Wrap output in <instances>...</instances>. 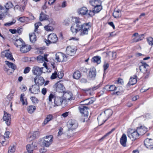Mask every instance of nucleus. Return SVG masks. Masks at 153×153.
Returning a JSON list of instances; mask_svg holds the SVG:
<instances>
[{
  "label": "nucleus",
  "instance_id": "nucleus-1",
  "mask_svg": "<svg viewBox=\"0 0 153 153\" xmlns=\"http://www.w3.org/2000/svg\"><path fill=\"white\" fill-rule=\"evenodd\" d=\"M92 25V23L90 22L82 24L80 21L76 20L75 23L72 25L70 29L72 33L74 34L81 30V35L83 36L88 34V30Z\"/></svg>",
  "mask_w": 153,
  "mask_h": 153
},
{
  "label": "nucleus",
  "instance_id": "nucleus-2",
  "mask_svg": "<svg viewBox=\"0 0 153 153\" xmlns=\"http://www.w3.org/2000/svg\"><path fill=\"white\" fill-rule=\"evenodd\" d=\"M54 98V107L59 106L62 105V103L64 101L62 96H55L52 94H50L49 97V103L51 102L52 99Z\"/></svg>",
  "mask_w": 153,
  "mask_h": 153
},
{
  "label": "nucleus",
  "instance_id": "nucleus-3",
  "mask_svg": "<svg viewBox=\"0 0 153 153\" xmlns=\"http://www.w3.org/2000/svg\"><path fill=\"white\" fill-rule=\"evenodd\" d=\"M53 138L52 135L47 136L41 140L40 144L42 146L48 147L52 143Z\"/></svg>",
  "mask_w": 153,
  "mask_h": 153
},
{
  "label": "nucleus",
  "instance_id": "nucleus-4",
  "mask_svg": "<svg viewBox=\"0 0 153 153\" xmlns=\"http://www.w3.org/2000/svg\"><path fill=\"white\" fill-rule=\"evenodd\" d=\"M127 135L132 140H135L139 137V135L137 130L131 129L128 132Z\"/></svg>",
  "mask_w": 153,
  "mask_h": 153
},
{
  "label": "nucleus",
  "instance_id": "nucleus-5",
  "mask_svg": "<svg viewBox=\"0 0 153 153\" xmlns=\"http://www.w3.org/2000/svg\"><path fill=\"white\" fill-rule=\"evenodd\" d=\"M58 40V38L56 34L53 33H52L48 36V40L46 41L48 45V43H55Z\"/></svg>",
  "mask_w": 153,
  "mask_h": 153
},
{
  "label": "nucleus",
  "instance_id": "nucleus-6",
  "mask_svg": "<svg viewBox=\"0 0 153 153\" xmlns=\"http://www.w3.org/2000/svg\"><path fill=\"white\" fill-rule=\"evenodd\" d=\"M56 59L59 62H63L67 60V56L62 53L59 52L56 54Z\"/></svg>",
  "mask_w": 153,
  "mask_h": 153
},
{
  "label": "nucleus",
  "instance_id": "nucleus-7",
  "mask_svg": "<svg viewBox=\"0 0 153 153\" xmlns=\"http://www.w3.org/2000/svg\"><path fill=\"white\" fill-rule=\"evenodd\" d=\"M67 125L69 130H73L76 128L78 126L77 121L74 120H69L68 123Z\"/></svg>",
  "mask_w": 153,
  "mask_h": 153
},
{
  "label": "nucleus",
  "instance_id": "nucleus-8",
  "mask_svg": "<svg viewBox=\"0 0 153 153\" xmlns=\"http://www.w3.org/2000/svg\"><path fill=\"white\" fill-rule=\"evenodd\" d=\"M37 144L36 142L27 144L26 146V149L28 153H33V150L37 149Z\"/></svg>",
  "mask_w": 153,
  "mask_h": 153
},
{
  "label": "nucleus",
  "instance_id": "nucleus-9",
  "mask_svg": "<svg viewBox=\"0 0 153 153\" xmlns=\"http://www.w3.org/2000/svg\"><path fill=\"white\" fill-rule=\"evenodd\" d=\"M78 13L82 16L86 15L88 17H91V16L89 15L90 13V10H88L85 7H83L79 9L78 10Z\"/></svg>",
  "mask_w": 153,
  "mask_h": 153
},
{
  "label": "nucleus",
  "instance_id": "nucleus-10",
  "mask_svg": "<svg viewBox=\"0 0 153 153\" xmlns=\"http://www.w3.org/2000/svg\"><path fill=\"white\" fill-rule=\"evenodd\" d=\"M13 42L14 45L17 48H20L23 44H25L22 39L18 36L13 38Z\"/></svg>",
  "mask_w": 153,
  "mask_h": 153
},
{
  "label": "nucleus",
  "instance_id": "nucleus-11",
  "mask_svg": "<svg viewBox=\"0 0 153 153\" xmlns=\"http://www.w3.org/2000/svg\"><path fill=\"white\" fill-rule=\"evenodd\" d=\"M43 67L39 68L37 66H34L32 68V73L34 75H40L43 73Z\"/></svg>",
  "mask_w": 153,
  "mask_h": 153
},
{
  "label": "nucleus",
  "instance_id": "nucleus-12",
  "mask_svg": "<svg viewBox=\"0 0 153 153\" xmlns=\"http://www.w3.org/2000/svg\"><path fill=\"white\" fill-rule=\"evenodd\" d=\"M144 144L147 149L150 150H153V139L146 138L144 141Z\"/></svg>",
  "mask_w": 153,
  "mask_h": 153
},
{
  "label": "nucleus",
  "instance_id": "nucleus-13",
  "mask_svg": "<svg viewBox=\"0 0 153 153\" xmlns=\"http://www.w3.org/2000/svg\"><path fill=\"white\" fill-rule=\"evenodd\" d=\"M4 121L5 122L7 126H9L11 123V115L10 114L7 113L5 111H4V115L3 117Z\"/></svg>",
  "mask_w": 153,
  "mask_h": 153
},
{
  "label": "nucleus",
  "instance_id": "nucleus-14",
  "mask_svg": "<svg viewBox=\"0 0 153 153\" xmlns=\"http://www.w3.org/2000/svg\"><path fill=\"white\" fill-rule=\"evenodd\" d=\"M79 109L84 117H87L88 114V108L85 105H81L79 107Z\"/></svg>",
  "mask_w": 153,
  "mask_h": 153
},
{
  "label": "nucleus",
  "instance_id": "nucleus-15",
  "mask_svg": "<svg viewBox=\"0 0 153 153\" xmlns=\"http://www.w3.org/2000/svg\"><path fill=\"white\" fill-rule=\"evenodd\" d=\"M96 75L95 68L94 67L91 68L89 69L88 75V78L92 80H94L96 77Z\"/></svg>",
  "mask_w": 153,
  "mask_h": 153
},
{
  "label": "nucleus",
  "instance_id": "nucleus-16",
  "mask_svg": "<svg viewBox=\"0 0 153 153\" xmlns=\"http://www.w3.org/2000/svg\"><path fill=\"white\" fill-rule=\"evenodd\" d=\"M56 91L59 93L64 92L65 88L62 83L58 82L54 85Z\"/></svg>",
  "mask_w": 153,
  "mask_h": 153
},
{
  "label": "nucleus",
  "instance_id": "nucleus-17",
  "mask_svg": "<svg viewBox=\"0 0 153 153\" xmlns=\"http://www.w3.org/2000/svg\"><path fill=\"white\" fill-rule=\"evenodd\" d=\"M29 91L32 94H38L40 92L39 87L37 84H35L30 88Z\"/></svg>",
  "mask_w": 153,
  "mask_h": 153
},
{
  "label": "nucleus",
  "instance_id": "nucleus-18",
  "mask_svg": "<svg viewBox=\"0 0 153 153\" xmlns=\"http://www.w3.org/2000/svg\"><path fill=\"white\" fill-rule=\"evenodd\" d=\"M94 7L92 10H90V13L89 14V15L91 16V17L94 16L95 13H99L102 9L101 5Z\"/></svg>",
  "mask_w": 153,
  "mask_h": 153
},
{
  "label": "nucleus",
  "instance_id": "nucleus-19",
  "mask_svg": "<svg viewBox=\"0 0 153 153\" xmlns=\"http://www.w3.org/2000/svg\"><path fill=\"white\" fill-rule=\"evenodd\" d=\"M62 97L64 101L69 100L73 99V98L72 94L69 91L64 92Z\"/></svg>",
  "mask_w": 153,
  "mask_h": 153
},
{
  "label": "nucleus",
  "instance_id": "nucleus-20",
  "mask_svg": "<svg viewBox=\"0 0 153 153\" xmlns=\"http://www.w3.org/2000/svg\"><path fill=\"white\" fill-rule=\"evenodd\" d=\"M2 56L6 57L7 59L10 60H13L14 59L13 57L12 54L10 53L9 50H5L1 53Z\"/></svg>",
  "mask_w": 153,
  "mask_h": 153
},
{
  "label": "nucleus",
  "instance_id": "nucleus-21",
  "mask_svg": "<svg viewBox=\"0 0 153 153\" xmlns=\"http://www.w3.org/2000/svg\"><path fill=\"white\" fill-rule=\"evenodd\" d=\"M31 48L30 45H26L25 43L20 47V51L23 53H26L29 51Z\"/></svg>",
  "mask_w": 153,
  "mask_h": 153
},
{
  "label": "nucleus",
  "instance_id": "nucleus-22",
  "mask_svg": "<svg viewBox=\"0 0 153 153\" xmlns=\"http://www.w3.org/2000/svg\"><path fill=\"white\" fill-rule=\"evenodd\" d=\"M137 130L139 135H142L147 131V129L145 127L141 126L140 127L138 128Z\"/></svg>",
  "mask_w": 153,
  "mask_h": 153
},
{
  "label": "nucleus",
  "instance_id": "nucleus-23",
  "mask_svg": "<svg viewBox=\"0 0 153 153\" xmlns=\"http://www.w3.org/2000/svg\"><path fill=\"white\" fill-rule=\"evenodd\" d=\"M40 135V133L39 131H34L32 135H30L27 138V140L30 141L33 140L35 139L38 137Z\"/></svg>",
  "mask_w": 153,
  "mask_h": 153
},
{
  "label": "nucleus",
  "instance_id": "nucleus-24",
  "mask_svg": "<svg viewBox=\"0 0 153 153\" xmlns=\"http://www.w3.org/2000/svg\"><path fill=\"white\" fill-rule=\"evenodd\" d=\"M127 137L125 134H123L120 138V144L123 146L126 147V146Z\"/></svg>",
  "mask_w": 153,
  "mask_h": 153
},
{
  "label": "nucleus",
  "instance_id": "nucleus-25",
  "mask_svg": "<svg viewBox=\"0 0 153 153\" xmlns=\"http://www.w3.org/2000/svg\"><path fill=\"white\" fill-rule=\"evenodd\" d=\"M66 53L72 56L75 53V50L70 46H68L66 49Z\"/></svg>",
  "mask_w": 153,
  "mask_h": 153
},
{
  "label": "nucleus",
  "instance_id": "nucleus-26",
  "mask_svg": "<svg viewBox=\"0 0 153 153\" xmlns=\"http://www.w3.org/2000/svg\"><path fill=\"white\" fill-rule=\"evenodd\" d=\"M34 82L35 84H38L39 86L42 85L44 83L45 80L42 77H40L37 80V77H36L34 79Z\"/></svg>",
  "mask_w": 153,
  "mask_h": 153
},
{
  "label": "nucleus",
  "instance_id": "nucleus-27",
  "mask_svg": "<svg viewBox=\"0 0 153 153\" xmlns=\"http://www.w3.org/2000/svg\"><path fill=\"white\" fill-rule=\"evenodd\" d=\"M104 114L105 116L106 119L104 121L103 120V122L102 123V124L105 122L109 117L112 115V111L111 109H108L104 111Z\"/></svg>",
  "mask_w": 153,
  "mask_h": 153
},
{
  "label": "nucleus",
  "instance_id": "nucleus-28",
  "mask_svg": "<svg viewBox=\"0 0 153 153\" xmlns=\"http://www.w3.org/2000/svg\"><path fill=\"white\" fill-rule=\"evenodd\" d=\"M47 55L45 54L44 56H39L37 57V61L39 63H42L45 61H48L47 58Z\"/></svg>",
  "mask_w": 153,
  "mask_h": 153
},
{
  "label": "nucleus",
  "instance_id": "nucleus-29",
  "mask_svg": "<svg viewBox=\"0 0 153 153\" xmlns=\"http://www.w3.org/2000/svg\"><path fill=\"white\" fill-rule=\"evenodd\" d=\"M89 2L93 7L101 5L102 1L100 0H90Z\"/></svg>",
  "mask_w": 153,
  "mask_h": 153
},
{
  "label": "nucleus",
  "instance_id": "nucleus-30",
  "mask_svg": "<svg viewBox=\"0 0 153 153\" xmlns=\"http://www.w3.org/2000/svg\"><path fill=\"white\" fill-rule=\"evenodd\" d=\"M49 17L48 15L45 14L43 12H42L40 14L39 20L41 21L45 20H47L48 19Z\"/></svg>",
  "mask_w": 153,
  "mask_h": 153
},
{
  "label": "nucleus",
  "instance_id": "nucleus-31",
  "mask_svg": "<svg viewBox=\"0 0 153 153\" xmlns=\"http://www.w3.org/2000/svg\"><path fill=\"white\" fill-rule=\"evenodd\" d=\"M137 76L135 75L129 79L128 84L130 85H133L136 84L137 82Z\"/></svg>",
  "mask_w": 153,
  "mask_h": 153
},
{
  "label": "nucleus",
  "instance_id": "nucleus-32",
  "mask_svg": "<svg viewBox=\"0 0 153 153\" xmlns=\"http://www.w3.org/2000/svg\"><path fill=\"white\" fill-rule=\"evenodd\" d=\"M29 36L30 41L32 43H34L36 40V36L35 33L34 32L30 33Z\"/></svg>",
  "mask_w": 153,
  "mask_h": 153
},
{
  "label": "nucleus",
  "instance_id": "nucleus-33",
  "mask_svg": "<svg viewBox=\"0 0 153 153\" xmlns=\"http://www.w3.org/2000/svg\"><path fill=\"white\" fill-rule=\"evenodd\" d=\"M6 138L4 136H0V142L3 146H5L8 143V142L6 140Z\"/></svg>",
  "mask_w": 153,
  "mask_h": 153
},
{
  "label": "nucleus",
  "instance_id": "nucleus-34",
  "mask_svg": "<svg viewBox=\"0 0 153 153\" xmlns=\"http://www.w3.org/2000/svg\"><path fill=\"white\" fill-rule=\"evenodd\" d=\"M82 76L81 73L79 71H75L73 74V77L76 79H79Z\"/></svg>",
  "mask_w": 153,
  "mask_h": 153
},
{
  "label": "nucleus",
  "instance_id": "nucleus-35",
  "mask_svg": "<svg viewBox=\"0 0 153 153\" xmlns=\"http://www.w3.org/2000/svg\"><path fill=\"white\" fill-rule=\"evenodd\" d=\"M5 63L6 65L8 66L9 68H10L12 70L14 71L16 68V66L12 63L7 61H5Z\"/></svg>",
  "mask_w": 153,
  "mask_h": 153
},
{
  "label": "nucleus",
  "instance_id": "nucleus-36",
  "mask_svg": "<svg viewBox=\"0 0 153 153\" xmlns=\"http://www.w3.org/2000/svg\"><path fill=\"white\" fill-rule=\"evenodd\" d=\"M36 108L34 105H29L27 107V111L28 113L32 114L33 113L34 111L36 110Z\"/></svg>",
  "mask_w": 153,
  "mask_h": 153
},
{
  "label": "nucleus",
  "instance_id": "nucleus-37",
  "mask_svg": "<svg viewBox=\"0 0 153 153\" xmlns=\"http://www.w3.org/2000/svg\"><path fill=\"white\" fill-rule=\"evenodd\" d=\"M113 15L115 18H118L121 16V12L120 10H115L113 12Z\"/></svg>",
  "mask_w": 153,
  "mask_h": 153
},
{
  "label": "nucleus",
  "instance_id": "nucleus-38",
  "mask_svg": "<svg viewBox=\"0 0 153 153\" xmlns=\"http://www.w3.org/2000/svg\"><path fill=\"white\" fill-rule=\"evenodd\" d=\"M84 102L83 104H82L83 105H88L93 103L94 102V101L92 100L90 98H88L86 100H85L83 101H81V103Z\"/></svg>",
  "mask_w": 153,
  "mask_h": 153
},
{
  "label": "nucleus",
  "instance_id": "nucleus-39",
  "mask_svg": "<svg viewBox=\"0 0 153 153\" xmlns=\"http://www.w3.org/2000/svg\"><path fill=\"white\" fill-rule=\"evenodd\" d=\"M92 61L94 62L100 64L101 62L100 57L99 56H94L92 58Z\"/></svg>",
  "mask_w": 153,
  "mask_h": 153
},
{
  "label": "nucleus",
  "instance_id": "nucleus-40",
  "mask_svg": "<svg viewBox=\"0 0 153 153\" xmlns=\"http://www.w3.org/2000/svg\"><path fill=\"white\" fill-rule=\"evenodd\" d=\"M13 6V5L11 1H8L6 3L5 5V7L7 10L12 8Z\"/></svg>",
  "mask_w": 153,
  "mask_h": 153
},
{
  "label": "nucleus",
  "instance_id": "nucleus-41",
  "mask_svg": "<svg viewBox=\"0 0 153 153\" xmlns=\"http://www.w3.org/2000/svg\"><path fill=\"white\" fill-rule=\"evenodd\" d=\"M45 29L47 31H52L54 29V27L52 26H49V25H46L44 27Z\"/></svg>",
  "mask_w": 153,
  "mask_h": 153
},
{
  "label": "nucleus",
  "instance_id": "nucleus-42",
  "mask_svg": "<svg viewBox=\"0 0 153 153\" xmlns=\"http://www.w3.org/2000/svg\"><path fill=\"white\" fill-rule=\"evenodd\" d=\"M143 35L141 34L139 36L137 37L134 39V42H137L143 39Z\"/></svg>",
  "mask_w": 153,
  "mask_h": 153
},
{
  "label": "nucleus",
  "instance_id": "nucleus-43",
  "mask_svg": "<svg viewBox=\"0 0 153 153\" xmlns=\"http://www.w3.org/2000/svg\"><path fill=\"white\" fill-rule=\"evenodd\" d=\"M15 150V147L14 145H13L9 147L8 151V153H14Z\"/></svg>",
  "mask_w": 153,
  "mask_h": 153
},
{
  "label": "nucleus",
  "instance_id": "nucleus-44",
  "mask_svg": "<svg viewBox=\"0 0 153 153\" xmlns=\"http://www.w3.org/2000/svg\"><path fill=\"white\" fill-rule=\"evenodd\" d=\"M16 21V20L15 19H13L12 21L6 23L4 24V25L7 27L10 26L15 23Z\"/></svg>",
  "mask_w": 153,
  "mask_h": 153
},
{
  "label": "nucleus",
  "instance_id": "nucleus-45",
  "mask_svg": "<svg viewBox=\"0 0 153 153\" xmlns=\"http://www.w3.org/2000/svg\"><path fill=\"white\" fill-rule=\"evenodd\" d=\"M115 128H112L111 131L107 133L105 135L103 136L100 139V140H103L105 139L106 137L108 136L111 133H112L115 129Z\"/></svg>",
  "mask_w": 153,
  "mask_h": 153
},
{
  "label": "nucleus",
  "instance_id": "nucleus-46",
  "mask_svg": "<svg viewBox=\"0 0 153 153\" xmlns=\"http://www.w3.org/2000/svg\"><path fill=\"white\" fill-rule=\"evenodd\" d=\"M25 94H22L21 95L20 97V101L22 102V104L24 105L25 104V100L26 101V99L25 97H24ZM26 104L27 105V101H26Z\"/></svg>",
  "mask_w": 153,
  "mask_h": 153
},
{
  "label": "nucleus",
  "instance_id": "nucleus-47",
  "mask_svg": "<svg viewBox=\"0 0 153 153\" xmlns=\"http://www.w3.org/2000/svg\"><path fill=\"white\" fill-rule=\"evenodd\" d=\"M147 41L148 44L151 45H153V38L151 37H149L147 38Z\"/></svg>",
  "mask_w": 153,
  "mask_h": 153
},
{
  "label": "nucleus",
  "instance_id": "nucleus-48",
  "mask_svg": "<svg viewBox=\"0 0 153 153\" xmlns=\"http://www.w3.org/2000/svg\"><path fill=\"white\" fill-rule=\"evenodd\" d=\"M30 99L34 104H36L38 103L39 100L36 97H32L30 98Z\"/></svg>",
  "mask_w": 153,
  "mask_h": 153
},
{
  "label": "nucleus",
  "instance_id": "nucleus-49",
  "mask_svg": "<svg viewBox=\"0 0 153 153\" xmlns=\"http://www.w3.org/2000/svg\"><path fill=\"white\" fill-rule=\"evenodd\" d=\"M109 67V64L106 62H104V65H103V67L104 68V75L105 73V72L106 71V70L108 69V68Z\"/></svg>",
  "mask_w": 153,
  "mask_h": 153
},
{
  "label": "nucleus",
  "instance_id": "nucleus-50",
  "mask_svg": "<svg viewBox=\"0 0 153 153\" xmlns=\"http://www.w3.org/2000/svg\"><path fill=\"white\" fill-rule=\"evenodd\" d=\"M148 65L146 63H143V65L141 66H139V69L140 71L142 72V68L144 69L145 70H146L147 71V69H146V67H148Z\"/></svg>",
  "mask_w": 153,
  "mask_h": 153
},
{
  "label": "nucleus",
  "instance_id": "nucleus-51",
  "mask_svg": "<svg viewBox=\"0 0 153 153\" xmlns=\"http://www.w3.org/2000/svg\"><path fill=\"white\" fill-rule=\"evenodd\" d=\"M119 89L120 90L117 91L116 93V94H117L118 95H120L123 92V91L122 87H119Z\"/></svg>",
  "mask_w": 153,
  "mask_h": 153
},
{
  "label": "nucleus",
  "instance_id": "nucleus-52",
  "mask_svg": "<svg viewBox=\"0 0 153 153\" xmlns=\"http://www.w3.org/2000/svg\"><path fill=\"white\" fill-rule=\"evenodd\" d=\"M57 74L56 71H55L54 73H52L51 77V79H54L57 77Z\"/></svg>",
  "mask_w": 153,
  "mask_h": 153
},
{
  "label": "nucleus",
  "instance_id": "nucleus-53",
  "mask_svg": "<svg viewBox=\"0 0 153 153\" xmlns=\"http://www.w3.org/2000/svg\"><path fill=\"white\" fill-rule=\"evenodd\" d=\"M31 68L29 67H26L24 71V73L25 74H26L28 73L30 70Z\"/></svg>",
  "mask_w": 153,
  "mask_h": 153
},
{
  "label": "nucleus",
  "instance_id": "nucleus-54",
  "mask_svg": "<svg viewBox=\"0 0 153 153\" xmlns=\"http://www.w3.org/2000/svg\"><path fill=\"white\" fill-rule=\"evenodd\" d=\"M117 88L114 85H110V91H113L116 90Z\"/></svg>",
  "mask_w": 153,
  "mask_h": 153
},
{
  "label": "nucleus",
  "instance_id": "nucleus-55",
  "mask_svg": "<svg viewBox=\"0 0 153 153\" xmlns=\"http://www.w3.org/2000/svg\"><path fill=\"white\" fill-rule=\"evenodd\" d=\"M61 7L60 4H58L55 6V9L56 10L58 11L61 9Z\"/></svg>",
  "mask_w": 153,
  "mask_h": 153
},
{
  "label": "nucleus",
  "instance_id": "nucleus-56",
  "mask_svg": "<svg viewBox=\"0 0 153 153\" xmlns=\"http://www.w3.org/2000/svg\"><path fill=\"white\" fill-rule=\"evenodd\" d=\"M27 19H28L27 17H21L19 19V20L22 22H25Z\"/></svg>",
  "mask_w": 153,
  "mask_h": 153
},
{
  "label": "nucleus",
  "instance_id": "nucleus-57",
  "mask_svg": "<svg viewBox=\"0 0 153 153\" xmlns=\"http://www.w3.org/2000/svg\"><path fill=\"white\" fill-rule=\"evenodd\" d=\"M53 117V116L52 115L49 114L47 116L46 118L49 121L52 120Z\"/></svg>",
  "mask_w": 153,
  "mask_h": 153
},
{
  "label": "nucleus",
  "instance_id": "nucleus-58",
  "mask_svg": "<svg viewBox=\"0 0 153 153\" xmlns=\"http://www.w3.org/2000/svg\"><path fill=\"white\" fill-rule=\"evenodd\" d=\"M57 75L59 79H62L63 76V74L60 72L58 73Z\"/></svg>",
  "mask_w": 153,
  "mask_h": 153
},
{
  "label": "nucleus",
  "instance_id": "nucleus-59",
  "mask_svg": "<svg viewBox=\"0 0 153 153\" xmlns=\"http://www.w3.org/2000/svg\"><path fill=\"white\" fill-rule=\"evenodd\" d=\"M48 20L49 22V23L52 24L53 25H55V22L53 21V20L52 19L49 18V19Z\"/></svg>",
  "mask_w": 153,
  "mask_h": 153
},
{
  "label": "nucleus",
  "instance_id": "nucleus-60",
  "mask_svg": "<svg viewBox=\"0 0 153 153\" xmlns=\"http://www.w3.org/2000/svg\"><path fill=\"white\" fill-rule=\"evenodd\" d=\"M62 130L63 128L61 127L59 129V131L58 132V135L60 136L62 134H63Z\"/></svg>",
  "mask_w": 153,
  "mask_h": 153
},
{
  "label": "nucleus",
  "instance_id": "nucleus-61",
  "mask_svg": "<svg viewBox=\"0 0 153 153\" xmlns=\"http://www.w3.org/2000/svg\"><path fill=\"white\" fill-rule=\"evenodd\" d=\"M10 134V132L8 131H6L4 133V136L5 137L7 138H9V135Z\"/></svg>",
  "mask_w": 153,
  "mask_h": 153
},
{
  "label": "nucleus",
  "instance_id": "nucleus-62",
  "mask_svg": "<svg viewBox=\"0 0 153 153\" xmlns=\"http://www.w3.org/2000/svg\"><path fill=\"white\" fill-rule=\"evenodd\" d=\"M69 113V112H65L62 114V116H63L64 118L68 116Z\"/></svg>",
  "mask_w": 153,
  "mask_h": 153
},
{
  "label": "nucleus",
  "instance_id": "nucleus-63",
  "mask_svg": "<svg viewBox=\"0 0 153 153\" xmlns=\"http://www.w3.org/2000/svg\"><path fill=\"white\" fill-rule=\"evenodd\" d=\"M20 88H21L22 90H24V91H25L27 90V87L24 85H22L21 86V87Z\"/></svg>",
  "mask_w": 153,
  "mask_h": 153
},
{
  "label": "nucleus",
  "instance_id": "nucleus-64",
  "mask_svg": "<svg viewBox=\"0 0 153 153\" xmlns=\"http://www.w3.org/2000/svg\"><path fill=\"white\" fill-rule=\"evenodd\" d=\"M14 71V70L11 69H10L9 68V69L7 71H6V72L7 73V74L8 75H10V74H12V73H13V72Z\"/></svg>",
  "mask_w": 153,
  "mask_h": 153
}]
</instances>
